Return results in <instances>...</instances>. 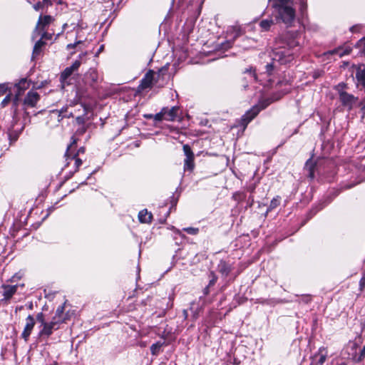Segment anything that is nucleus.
<instances>
[{"label": "nucleus", "mask_w": 365, "mask_h": 365, "mask_svg": "<svg viewBox=\"0 0 365 365\" xmlns=\"http://www.w3.org/2000/svg\"><path fill=\"white\" fill-rule=\"evenodd\" d=\"M299 32L287 33L285 38L276 40L270 53L272 63L266 65V71L270 74L279 65H285L294 59V48L299 45L298 40Z\"/></svg>", "instance_id": "nucleus-1"}, {"label": "nucleus", "mask_w": 365, "mask_h": 365, "mask_svg": "<svg viewBox=\"0 0 365 365\" xmlns=\"http://www.w3.org/2000/svg\"><path fill=\"white\" fill-rule=\"evenodd\" d=\"M273 8L272 15L278 24H284L287 27L293 25L296 20V9L292 0H269ZM307 0H299V10L302 14L307 9Z\"/></svg>", "instance_id": "nucleus-2"}, {"label": "nucleus", "mask_w": 365, "mask_h": 365, "mask_svg": "<svg viewBox=\"0 0 365 365\" xmlns=\"http://www.w3.org/2000/svg\"><path fill=\"white\" fill-rule=\"evenodd\" d=\"M270 104L269 99L259 101L258 104L253 106L250 110H247L242 117V125L245 128L247 124L255 118L260 110L266 108Z\"/></svg>", "instance_id": "nucleus-3"}, {"label": "nucleus", "mask_w": 365, "mask_h": 365, "mask_svg": "<svg viewBox=\"0 0 365 365\" xmlns=\"http://www.w3.org/2000/svg\"><path fill=\"white\" fill-rule=\"evenodd\" d=\"M19 286L20 284L10 285L3 284L1 286V289H2V295L4 297L0 300V303L4 305L8 304L14 294L17 292ZM21 286L23 287L24 284H22Z\"/></svg>", "instance_id": "nucleus-4"}, {"label": "nucleus", "mask_w": 365, "mask_h": 365, "mask_svg": "<svg viewBox=\"0 0 365 365\" xmlns=\"http://www.w3.org/2000/svg\"><path fill=\"white\" fill-rule=\"evenodd\" d=\"M77 140L74 136L71 137V142L67 147L65 156L66 158V161H68V160H75V170L73 172L71 173V176L73 175L74 173L77 172L79 167L82 165V160L77 157V154H70V152L73 148V146L76 144ZM69 164V162H67V165Z\"/></svg>", "instance_id": "nucleus-5"}, {"label": "nucleus", "mask_w": 365, "mask_h": 365, "mask_svg": "<svg viewBox=\"0 0 365 365\" xmlns=\"http://www.w3.org/2000/svg\"><path fill=\"white\" fill-rule=\"evenodd\" d=\"M60 323H61V319H56V317H53L51 322H46L42 326V329L39 331L40 336L48 337L52 334L53 330L58 329Z\"/></svg>", "instance_id": "nucleus-6"}, {"label": "nucleus", "mask_w": 365, "mask_h": 365, "mask_svg": "<svg viewBox=\"0 0 365 365\" xmlns=\"http://www.w3.org/2000/svg\"><path fill=\"white\" fill-rule=\"evenodd\" d=\"M16 93L14 98V103H17L20 96L29 88V83L26 78H21L18 83H15Z\"/></svg>", "instance_id": "nucleus-7"}, {"label": "nucleus", "mask_w": 365, "mask_h": 365, "mask_svg": "<svg viewBox=\"0 0 365 365\" xmlns=\"http://www.w3.org/2000/svg\"><path fill=\"white\" fill-rule=\"evenodd\" d=\"M344 84H339L336 86V90L339 93V98L344 106H351L354 102V97L353 95L349 94L346 92L342 91Z\"/></svg>", "instance_id": "nucleus-8"}, {"label": "nucleus", "mask_w": 365, "mask_h": 365, "mask_svg": "<svg viewBox=\"0 0 365 365\" xmlns=\"http://www.w3.org/2000/svg\"><path fill=\"white\" fill-rule=\"evenodd\" d=\"M26 323L24 327V331L21 334L22 338L26 341L29 339V337L34 327L35 321L34 318L31 315H29L26 317Z\"/></svg>", "instance_id": "nucleus-9"}, {"label": "nucleus", "mask_w": 365, "mask_h": 365, "mask_svg": "<svg viewBox=\"0 0 365 365\" xmlns=\"http://www.w3.org/2000/svg\"><path fill=\"white\" fill-rule=\"evenodd\" d=\"M327 357V349L322 346L318 351L313 356L312 361L317 365H323Z\"/></svg>", "instance_id": "nucleus-10"}, {"label": "nucleus", "mask_w": 365, "mask_h": 365, "mask_svg": "<svg viewBox=\"0 0 365 365\" xmlns=\"http://www.w3.org/2000/svg\"><path fill=\"white\" fill-rule=\"evenodd\" d=\"M327 357V349L322 346L318 351L313 356L312 361L317 365H323Z\"/></svg>", "instance_id": "nucleus-11"}, {"label": "nucleus", "mask_w": 365, "mask_h": 365, "mask_svg": "<svg viewBox=\"0 0 365 365\" xmlns=\"http://www.w3.org/2000/svg\"><path fill=\"white\" fill-rule=\"evenodd\" d=\"M155 74V73L151 70L147 72L145 76L140 81L139 88L144 90L151 87L154 80Z\"/></svg>", "instance_id": "nucleus-12"}, {"label": "nucleus", "mask_w": 365, "mask_h": 365, "mask_svg": "<svg viewBox=\"0 0 365 365\" xmlns=\"http://www.w3.org/2000/svg\"><path fill=\"white\" fill-rule=\"evenodd\" d=\"M40 99L38 93L36 91H31L26 94L24 103L29 107H35Z\"/></svg>", "instance_id": "nucleus-13"}, {"label": "nucleus", "mask_w": 365, "mask_h": 365, "mask_svg": "<svg viewBox=\"0 0 365 365\" xmlns=\"http://www.w3.org/2000/svg\"><path fill=\"white\" fill-rule=\"evenodd\" d=\"M53 21V18L50 15H46L43 16H40L34 34H36L38 30H44L46 26L49 25Z\"/></svg>", "instance_id": "nucleus-14"}, {"label": "nucleus", "mask_w": 365, "mask_h": 365, "mask_svg": "<svg viewBox=\"0 0 365 365\" xmlns=\"http://www.w3.org/2000/svg\"><path fill=\"white\" fill-rule=\"evenodd\" d=\"M242 81H245V83H242V86L245 88L248 87V83H252L257 81V76L255 70L252 68L246 69L244 72V77Z\"/></svg>", "instance_id": "nucleus-15"}, {"label": "nucleus", "mask_w": 365, "mask_h": 365, "mask_svg": "<svg viewBox=\"0 0 365 365\" xmlns=\"http://www.w3.org/2000/svg\"><path fill=\"white\" fill-rule=\"evenodd\" d=\"M277 24L275 21V17L272 14V16H269L267 19H263L259 22V26L263 31H269L270 28Z\"/></svg>", "instance_id": "nucleus-16"}, {"label": "nucleus", "mask_w": 365, "mask_h": 365, "mask_svg": "<svg viewBox=\"0 0 365 365\" xmlns=\"http://www.w3.org/2000/svg\"><path fill=\"white\" fill-rule=\"evenodd\" d=\"M152 218L151 212H148L146 209L140 211L138 213V220L142 223H150Z\"/></svg>", "instance_id": "nucleus-17"}, {"label": "nucleus", "mask_w": 365, "mask_h": 365, "mask_svg": "<svg viewBox=\"0 0 365 365\" xmlns=\"http://www.w3.org/2000/svg\"><path fill=\"white\" fill-rule=\"evenodd\" d=\"M179 108L178 106H173L171 108H167V114L165 115V120L173 121L178 115Z\"/></svg>", "instance_id": "nucleus-18"}, {"label": "nucleus", "mask_w": 365, "mask_h": 365, "mask_svg": "<svg viewBox=\"0 0 365 365\" xmlns=\"http://www.w3.org/2000/svg\"><path fill=\"white\" fill-rule=\"evenodd\" d=\"M219 272L224 276H227L231 271V266L225 261H220L218 264Z\"/></svg>", "instance_id": "nucleus-19"}, {"label": "nucleus", "mask_w": 365, "mask_h": 365, "mask_svg": "<svg viewBox=\"0 0 365 365\" xmlns=\"http://www.w3.org/2000/svg\"><path fill=\"white\" fill-rule=\"evenodd\" d=\"M356 78L361 85L365 87V68L358 67L356 68Z\"/></svg>", "instance_id": "nucleus-20"}, {"label": "nucleus", "mask_w": 365, "mask_h": 365, "mask_svg": "<svg viewBox=\"0 0 365 365\" xmlns=\"http://www.w3.org/2000/svg\"><path fill=\"white\" fill-rule=\"evenodd\" d=\"M44 44L45 43L41 39H39L36 42L33 49L32 58H36L41 53V48Z\"/></svg>", "instance_id": "nucleus-21"}, {"label": "nucleus", "mask_w": 365, "mask_h": 365, "mask_svg": "<svg viewBox=\"0 0 365 365\" xmlns=\"http://www.w3.org/2000/svg\"><path fill=\"white\" fill-rule=\"evenodd\" d=\"M194 158H185L184 160V170L192 171L195 168Z\"/></svg>", "instance_id": "nucleus-22"}, {"label": "nucleus", "mask_w": 365, "mask_h": 365, "mask_svg": "<svg viewBox=\"0 0 365 365\" xmlns=\"http://www.w3.org/2000/svg\"><path fill=\"white\" fill-rule=\"evenodd\" d=\"M350 51H351L350 48L342 49L341 48H339L332 50L331 51H330V53L336 54L339 57H342L345 55L349 54Z\"/></svg>", "instance_id": "nucleus-23"}, {"label": "nucleus", "mask_w": 365, "mask_h": 365, "mask_svg": "<svg viewBox=\"0 0 365 365\" xmlns=\"http://www.w3.org/2000/svg\"><path fill=\"white\" fill-rule=\"evenodd\" d=\"M350 51H351L350 48L342 49L341 48H339L332 50L331 51H330V53L336 54L339 57H342L345 55L349 54Z\"/></svg>", "instance_id": "nucleus-24"}, {"label": "nucleus", "mask_w": 365, "mask_h": 365, "mask_svg": "<svg viewBox=\"0 0 365 365\" xmlns=\"http://www.w3.org/2000/svg\"><path fill=\"white\" fill-rule=\"evenodd\" d=\"M163 345V342L161 341H157L156 343L152 344L150 346L151 354L153 355H158Z\"/></svg>", "instance_id": "nucleus-25"}, {"label": "nucleus", "mask_w": 365, "mask_h": 365, "mask_svg": "<svg viewBox=\"0 0 365 365\" xmlns=\"http://www.w3.org/2000/svg\"><path fill=\"white\" fill-rule=\"evenodd\" d=\"M74 72L73 69L69 66L64 69V71L61 74V80L62 81H66L69 76L72 75Z\"/></svg>", "instance_id": "nucleus-26"}, {"label": "nucleus", "mask_w": 365, "mask_h": 365, "mask_svg": "<svg viewBox=\"0 0 365 365\" xmlns=\"http://www.w3.org/2000/svg\"><path fill=\"white\" fill-rule=\"evenodd\" d=\"M167 114V108H162L161 111L156 113L153 118L155 121H161L163 119H165V115Z\"/></svg>", "instance_id": "nucleus-27"}, {"label": "nucleus", "mask_w": 365, "mask_h": 365, "mask_svg": "<svg viewBox=\"0 0 365 365\" xmlns=\"http://www.w3.org/2000/svg\"><path fill=\"white\" fill-rule=\"evenodd\" d=\"M183 152L186 158H194V153L190 148V146L187 144L183 145Z\"/></svg>", "instance_id": "nucleus-28"}, {"label": "nucleus", "mask_w": 365, "mask_h": 365, "mask_svg": "<svg viewBox=\"0 0 365 365\" xmlns=\"http://www.w3.org/2000/svg\"><path fill=\"white\" fill-rule=\"evenodd\" d=\"M63 311H64V305L59 306L56 311L55 316L53 317H56V319H61V323L63 322V318L62 317Z\"/></svg>", "instance_id": "nucleus-29"}, {"label": "nucleus", "mask_w": 365, "mask_h": 365, "mask_svg": "<svg viewBox=\"0 0 365 365\" xmlns=\"http://www.w3.org/2000/svg\"><path fill=\"white\" fill-rule=\"evenodd\" d=\"M279 203L280 198L279 197H274L270 202L269 206L268 207V211L276 208L277 206L279 205Z\"/></svg>", "instance_id": "nucleus-30"}, {"label": "nucleus", "mask_w": 365, "mask_h": 365, "mask_svg": "<svg viewBox=\"0 0 365 365\" xmlns=\"http://www.w3.org/2000/svg\"><path fill=\"white\" fill-rule=\"evenodd\" d=\"M37 35H40L41 36V39L43 38H51V36L48 34L44 30H38L36 34L34 33L33 38H36Z\"/></svg>", "instance_id": "nucleus-31"}, {"label": "nucleus", "mask_w": 365, "mask_h": 365, "mask_svg": "<svg viewBox=\"0 0 365 365\" xmlns=\"http://www.w3.org/2000/svg\"><path fill=\"white\" fill-rule=\"evenodd\" d=\"M182 230L191 235H195L199 232V229L197 227H185L182 229Z\"/></svg>", "instance_id": "nucleus-32"}, {"label": "nucleus", "mask_w": 365, "mask_h": 365, "mask_svg": "<svg viewBox=\"0 0 365 365\" xmlns=\"http://www.w3.org/2000/svg\"><path fill=\"white\" fill-rule=\"evenodd\" d=\"M9 89V83H0V96L4 95Z\"/></svg>", "instance_id": "nucleus-33"}, {"label": "nucleus", "mask_w": 365, "mask_h": 365, "mask_svg": "<svg viewBox=\"0 0 365 365\" xmlns=\"http://www.w3.org/2000/svg\"><path fill=\"white\" fill-rule=\"evenodd\" d=\"M167 71H168V66H165L162 67L158 71V72L156 73L158 78H159L160 76H162L163 78L164 75L167 73Z\"/></svg>", "instance_id": "nucleus-34"}, {"label": "nucleus", "mask_w": 365, "mask_h": 365, "mask_svg": "<svg viewBox=\"0 0 365 365\" xmlns=\"http://www.w3.org/2000/svg\"><path fill=\"white\" fill-rule=\"evenodd\" d=\"M89 75L93 82H96L98 81V73L94 69H91L89 71Z\"/></svg>", "instance_id": "nucleus-35"}, {"label": "nucleus", "mask_w": 365, "mask_h": 365, "mask_svg": "<svg viewBox=\"0 0 365 365\" xmlns=\"http://www.w3.org/2000/svg\"><path fill=\"white\" fill-rule=\"evenodd\" d=\"M232 45V41H225V42L221 43L220 48L222 49L227 50V49L231 48Z\"/></svg>", "instance_id": "nucleus-36"}, {"label": "nucleus", "mask_w": 365, "mask_h": 365, "mask_svg": "<svg viewBox=\"0 0 365 365\" xmlns=\"http://www.w3.org/2000/svg\"><path fill=\"white\" fill-rule=\"evenodd\" d=\"M36 320L41 323V327L46 323L44 319V315L42 312H40L36 315Z\"/></svg>", "instance_id": "nucleus-37"}, {"label": "nucleus", "mask_w": 365, "mask_h": 365, "mask_svg": "<svg viewBox=\"0 0 365 365\" xmlns=\"http://www.w3.org/2000/svg\"><path fill=\"white\" fill-rule=\"evenodd\" d=\"M21 278V275L19 273L14 274L7 282H16Z\"/></svg>", "instance_id": "nucleus-38"}, {"label": "nucleus", "mask_w": 365, "mask_h": 365, "mask_svg": "<svg viewBox=\"0 0 365 365\" xmlns=\"http://www.w3.org/2000/svg\"><path fill=\"white\" fill-rule=\"evenodd\" d=\"M11 100V94H8L1 101V106L5 107Z\"/></svg>", "instance_id": "nucleus-39"}, {"label": "nucleus", "mask_w": 365, "mask_h": 365, "mask_svg": "<svg viewBox=\"0 0 365 365\" xmlns=\"http://www.w3.org/2000/svg\"><path fill=\"white\" fill-rule=\"evenodd\" d=\"M81 64V62L80 60H76L75 61L73 64L70 66L73 71H77L78 69V68L80 67Z\"/></svg>", "instance_id": "nucleus-40"}, {"label": "nucleus", "mask_w": 365, "mask_h": 365, "mask_svg": "<svg viewBox=\"0 0 365 365\" xmlns=\"http://www.w3.org/2000/svg\"><path fill=\"white\" fill-rule=\"evenodd\" d=\"M75 145L76 144L73 146L71 152H70V154H77V156L78 155L79 153H83L85 152V148L83 147H81L77 153H75Z\"/></svg>", "instance_id": "nucleus-41"}, {"label": "nucleus", "mask_w": 365, "mask_h": 365, "mask_svg": "<svg viewBox=\"0 0 365 365\" xmlns=\"http://www.w3.org/2000/svg\"><path fill=\"white\" fill-rule=\"evenodd\" d=\"M358 46L361 47V51L365 54V39L362 38L358 42Z\"/></svg>", "instance_id": "nucleus-42"}, {"label": "nucleus", "mask_w": 365, "mask_h": 365, "mask_svg": "<svg viewBox=\"0 0 365 365\" xmlns=\"http://www.w3.org/2000/svg\"><path fill=\"white\" fill-rule=\"evenodd\" d=\"M66 113H64V110H63V108H62L61 110H60V115L62 117V118H69L70 116L72 115V113L70 112L68 113H67L66 110H65Z\"/></svg>", "instance_id": "nucleus-43"}, {"label": "nucleus", "mask_w": 365, "mask_h": 365, "mask_svg": "<svg viewBox=\"0 0 365 365\" xmlns=\"http://www.w3.org/2000/svg\"><path fill=\"white\" fill-rule=\"evenodd\" d=\"M365 357V345L360 351L358 361H361Z\"/></svg>", "instance_id": "nucleus-44"}, {"label": "nucleus", "mask_w": 365, "mask_h": 365, "mask_svg": "<svg viewBox=\"0 0 365 365\" xmlns=\"http://www.w3.org/2000/svg\"><path fill=\"white\" fill-rule=\"evenodd\" d=\"M81 43V41H77L74 43H69L67 45V48L68 49H71V48H75L77 45Z\"/></svg>", "instance_id": "nucleus-45"}, {"label": "nucleus", "mask_w": 365, "mask_h": 365, "mask_svg": "<svg viewBox=\"0 0 365 365\" xmlns=\"http://www.w3.org/2000/svg\"><path fill=\"white\" fill-rule=\"evenodd\" d=\"M359 285L361 288L365 287V273L363 274L361 279H360Z\"/></svg>", "instance_id": "nucleus-46"}, {"label": "nucleus", "mask_w": 365, "mask_h": 365, "mask_svg": "<svg viewBox=\"0 0 365 365\" xmlns=\"http://www.w3.org/2000/svg\"><path fill=\"white\" fill-rule=\"evenodd\" d=\"M358 29V26L357 25H355V26H353L350 28V31L351 32H356Z\"/></svg>", "instance_id": "nucleus-47"}, {"label": "nucleus", "mask_w": 365, "mask_h": 365, "mask_svg": "<svg viewBox=\"0 0 365 365\" xmlns=\"http://www.w3.org/2000/svg\"><path fill=\"white\" fill-rule=\"evenodd\" d=\"M309 176L312 179L314 178V172L312 170H310V171H309Z\"/></svg>", "instance_id": "nucleus-48"}, {"label": "nucleus", "mask_w": 365, "mask_h": 365, "mask_svg": "<svg viewBox=\"0 0 365 365\" xmlns=\"http://www.w3.org/2000/svg\"><path fill=\"white\" fill-rule=\"evenodd\" d=\"M175 232L177 234H178L180 236L184 237V235H182V232H181V231H180V230H175Z\"/></svg>", "instance_id": "nucleus-49"}, {"label": "nucleus", "mask_w": 365, "mask_h": 365, "mask_svg": "<svg viewBox=\"0 0 365 365\" xmlns=\"http://www.w3.org/2000/svg\"><path fill=\"white\" fill-rule=\"evenodd\" d=\"M154 115H153L152 114H149V115H145V117L147 118H153Z\"/></svg>", "instance_id": "nucleus-50"}, {"label": "nucleus", "mask_w": 365, "mask_h": 365, "mask_svg": "<svg viewBox=\"0 0 365 365\" xmlns=\"http://www.w3.org/2000/svg\"><path fill=\"white\" fill-rule=\"evenodd\" d=\"M361 328L362 329H365V320L364 321V322L361 324Z\"/></svg>", "instance_id": "nucleus-51"}, {"label": "nucleus", "mask_w": 365, "mask_h": 365, "mask_svg": "<svg viewBox=\"0 0 365 365\" xmlns=\"http://www.w3.org/2000/svg\"><path fill=\"white\" fill-rule=\"evenodd\" d=\"M22 309V307H17L16 308V312H17L18 310H21Z\"/></svg>", "instance_id": "nucleus-52"}, {"label": "nucleus", "mask_w": 365, "mask_h": 365, "mask_svg": "<svg viewBox=\"0 0 365 365\" xmlns=\"http://www.w3.org/2000/svg\"><path fill=\"white\" fill-rule=\"evenodd\" d=\"M103 48V46H101L99 48V51H101Z\"/></svg>", "instance_id": "nucleus-53"}, {"label": "nucleus", "mask_w": 365, "mask_h": 365, "mask_svg": "<svg viewBox=\"0 0 365 365\" xmlns=\"http://www.w3.org/2000/svg\"><path fill=\"white\" fill-rule=\"evenodd\" d=\"M86 181H83L81 183V185H86Z\"/></svg>", "instance_id": "nucleus-54"}, {"label": "nucleus", "mask_w": 365, "mask_h": 365, "mask_svg": "<svg viewBox=\"0 0 365 365\" xmlns=\"http://www.w3.org/2000/svg\"><path fill=\"white\" fill-rule=\"evenodd\" d=\"M214 282H215V280H212V281H210V284H213Z\"/></svg>", "instance_id": "nucleus-55"}, {"label": "nucleus", "mask_w": 365, "mask_h": 365, "mask_svg": "<svg viewBox=\"0 0 365 365\" xmlns=\"http://www.w3.org/2000/svg\"><path fill=\"white\" fill-rule=\"evenodd\" d=\"M32 307H33V304H32V303H31V304H30V306H29V308H30V309H32Z\"/></svg>", "instance_id": "nucleus-56"}, {"label": "nucleus", "mask_w": 365, "mask_h": 365, "mask_svg": "<svg viewBox=\"0 0 365 365\" xmlns=\"http://www.w3.org/2000/svg\"><path fill=\"white\" fill-rule=\"evenodd\" d=\"M184 313H185V314L186 315V314H187V311H185H185H184Z\"/></svg>", "instance_id": "nucleus-57"}]
</instances>
